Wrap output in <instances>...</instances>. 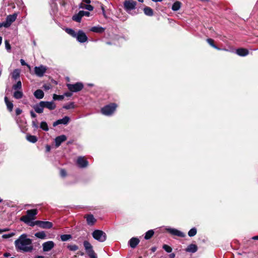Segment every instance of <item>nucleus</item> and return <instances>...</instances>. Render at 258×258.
<instances>
[{
	"mask_svg": "<svg viewBox=\"0 0 258 258\" xmlns=\"http://www.w3.org/2000/svg\"><path fill=\"white\" fill-rule=\"evenodd\" d=\"M6 47L7 49H10L11 48L10 45L9 44L8 41L7 40L5 41Z\"/></svg>",
	"mask_w": 258,
	"mask_h": 258,
	"instance_id": "3c124183",
	"label": "nucleus"
},
{
	"mask_svg": "<svg viewBox=\"0 0 258 258\" xmlns=\"http://www.w3.org/2000/svg\"><path fill=\"white\" fill-rule=\"evenodd\" d=\"M70 117L68 116H64L62 119H58L56 121L54 122L53 123V125L54 126H56L58 124H67L70 121Z\"/></svg>",
	"mask_w": 258,
	"mask_h": 258,
	"instance_id": "2eb2a0df",
	"label": "nucleus"
},
{
	"mask_svg": "<svg viewBox=\"0 0 258 258\" xmlns=\"http://www.w3.org/2000/svg\"><path fill=\"white\" fill-rule=\"evenodd\" d=\"M90 30L95 33H102L104 31L105 29L100 26H97L92 27Z\"/></svg>",
	"mask_w": 258,
	"mask_h": 258,
	"instance_id": "6ab92c4d",
	"label": "nucleus"
},
{
	"mask_svg": "<svg viewBox=\"0 0 258 258\" xmlns=\"http://www.w3.org/2000/svg\"><path fill=\"white\" fill-rule=\"evenodd\" d=\"M20 62H21V65H22V66H27L28 68H30V66H29L28 64H27L25 62V60H24V59H21L20 60Z\"/></svg>",
	"mask_w": 258,
	"mask_h": 258,
	"instance_id": "de8ad7c7",
	"label": "nucleus"
},
{
	"mask_svg": "<svg viewBox=\"0 0 258 258\" xmlns=\"http://www.w3.org/2000/svg\"><path fill=\"white\" fill-rule=\"evenodd\" d=\"M60 173V175L62 177H64L66 175V172L64 169H61Z\"/></svg>",
	"mask_w": 258,
	"mask_h": 258,
	"instance_id": "09e8293b",
	"label": "nucleus"
},
{
	"mask_svg": "<svg viewBox=\"0 0 258 258\" xmlns=\"http://www.w3.org/2000/svg\"><path fill=\"white\" fill-rule=\"evenodd\" d=\"M181 3L179 1L175 2L172 6V10L173 11H177L181 8Z\"/></svg>",
	"mask_w": 258,
	"mask_h": 258,
	"instance_id": "a878e982",
	"label": "nucleus"
},
{
	"mask_svg": "<svg viewBox=\"0 0 258 258\" xmlns=\"http://www.w3.org/2000/svg\"><path fill=\"white\" fill-rule=\"evenodd\" d=\"M139 242L140 240L138 238L133 237L129 241L130 245L132 248H135Z\"/></svg>",
	"mask_w": 258,
	"mask_h": 258,
	"instance_id": "412c9836",
	"label": "nucleus"
},
{
	"mask_svg": "<svg viewBox=\"0 0 258 258\" xmlns=\"http://www.w3.org/2000/svg\"><path fill=\"white\" fill-rule=\"evenodd\" d=\"M35 236L40 239H44L46 237V234L44 231L37 232L35 234Z\"/></svg>",
	"mask_w": 258,
	"mask_h": 258,
	"instance_id": "72a5a7b5",
	"label": "nucleus"
},
{
	"mask_svg": "<svg viewBox=\"0 0 258 258\" xmlns=\"http://www.w3.org/2000/svg\"><path fill=\"white\" fill-rule=\"evenodd\" d=\"M34 95L35 97V98L40 99L43 98L44 93L42 90L40 89H38L34 92Z\"/></svg>",
	"mask_w": 258,
	"mask_h": 258,
	"instance_id": "b1692460",
	"label": "nucleus"
},
{
	"mask_svg": "<svg viewBox=\"0 0 258 258\" xmlns=\"http://www.w3.org/2000/svg\"><path fill=\"white\" fill-rule=\"evenodd\" d=\"M198 250V246L195 244H190L185 249V251L188 252L195 253Z\"/></svg>",
	"mask_w": 258,
	"mask_h": 258,
	"instance_id": "a211bd4d",
	"label": "nucleus"
},
{
	"mask_svg": "<svg viewBox=\"0 0 258 258\" xmlns=\"http://www.w3.org/2000/svg\"><path fill=\"white\" fill-rule=\"evenodd\" d=\"M80 14L82 15V17L84 16L88 17L90 15V13L88 12L80 11Z\"/></svg>",
	"mask_w": 258,
	"mask_h": 258,
	"instance_id": "49530a36",
	"label": "nucleus"
},
{
	"mask_svg": "<svg viewBox=\"0 0 258 258\" xmlns=\"http://www.w3.org/2000/svg\"><path fill=\"white\" fill-rule=\"evenodd\" d=\"M10 255V254L9 253H7V252L5 253L4 254V256L5 257H8Z\"/></svg>",
	"mask_w": 258,
	"mask_h": 258,
	"instance_id": "5fc2aeb1",
	"label": "nucleus"
},
{
	"mask_svg": "<svg viewBox=\"0 0 258 258\" xmlns=\"http://www.w3.org/2000/svg\"><path fill=\"white\" fill-rule=\"evenodd\" d=\"M124 9L127 12L135 9L137 2L134 0H125L123 2Z\"/></svg>",
	"mask_w": 258,
	"mask_h": 258,
	"instance_id": "0eeeda50",
	"label": "nucleus"
},
{
	"mask_svg": "<svg viewBox=\"0 0 258 258\" xmlns=\"http://www.w3.org/2000/svg\"><path fill=\"white\" fill-rule=\"evenodd\" d=\"M207 41L212 47H214V48L218 50L220 49L219 47H218L214 44V40L213 39L211 38H208L207 39Z\"/></svg>",
	"mask_w": 258,
	"mask_h": 258,
	"instance_id": "4c0bfd02",
	"label": "nucleus"
},
{
	"mask_svg": "<svg viewBox=\"0 0 258 258\" xmlns=\"http://www.w3.org/2000/svg\"><path fill=\"white\" fill-rule=\"evenodd\" d=\"M144 12L145 14V15L149 16H152L153 15V11L152 9L148 7H146L145 8H144Z\"/></svg>",
	"mask_w": 258,
	"mask_h": 258,
	"instance_id": "bb28decb",
	"label": "nucleus"
},
{
	"mask_svg": "<svg viewBox=\"0 0 258 258\" xmlns=\"http://www.w3.org/2000/svg\"><path fill=\"white\" fill-rule=\"evenodd\" d=\"M138 1L140 3H143L144 0H138Z\"/></svg>",
	"mask_w": 258,
	"mask_h": 258,
	"instance_id": "774afa93",
	"label": "nucleus"
},
{
	"mask_svg": "<svg viewBox=\"0 0 258 258\" xmlns=\"http://www.w3.org/2000/svg\"><path fill=\"white\" fill-rule=\"evenodd\" d=\"M78 165L81 168H84L87 166L88 162L84 157H79L77 160Z\"/></svg>",
	"mask_w": 258,
	"mask_h": 258,
	"instance_id": "ddd939ff",
	"label": "nucleus"
},
{
	"mask_svg": "<svg viewBox=\"0 0 258 258\" xmlns=\"http://www.w3.org/2000/svg\"><path fill=\"white\" fill-rule=\"evenodd\" d=\"M65 95L67 96H70L71 94L70 93H66Z\"/></svg>",
	"mask_w": 258,
	"mask_h": 258,
	"instance_id": "338daca9",
	"label": "nucleus"
},
{
	"mask_svg": "<svg viewBox=\"0 0 258 258\" xmlns=\"http://www.w3.org/2000/svg\"><path fill=\"white\" fill-rule=\"evenodd\" d=\"M2 230H3V232H6V231H8L9 230V229H8V228H5V229H2Z\"/></svg>",
	"mask_w": 258,
	"mask_h": 258,
	"instance_id": "680f3d73",
	"label": "nucleus"
},
{
	"mask_svg": "<svg viewBox=\"0 0 258 258\" xmlns=\"http://www.w3.org/2000/svg\"><path fill=\"white\" fill-rule=\"evenodd\" d=\"M35 225H38L42 228H50L52 227V223L48 221H36Z\"/></svg>",
	"mask_w": 258,
	"mask_h": 258,
	"instance_id": "9b49d317",
	"label": "nucleus"
},
{
	"mask_svg": "<svg viewBox=\"0 0 258 258\" xmlns=\"http://www.w3.org/2000/svg\"><path fill=\"white\" fill-rule=\"evenodd\" d=\"M61 5L62 6H64L66 5V3L63 2L61 3Z\"/></svg>",
	"mask_w": 258,
	"mask_h": 258,
	"instance_id": "0e129e2a",
	"label": "nucleus"
},
{
	"mask_svg": "<svg viewBox=\"0 0 258 258\" xmlns=\"http://www.w3.org/2000/svg\"><path fill=\"white\" fill-rule=\"evenodd\" d=\"M17 17V14L14 13L13 15H10L6 18V21L0 23V27H4L8 28L11 26L12 23L14 22Z\"/></svg>",
	"mask_w": 258,
	"mask_h": 258,
	"instance_id": "423d86ee",
	"label": "nucleus"
},
{
	"mask_svg": "<svg viewBox=\"0 0 258 258\" xmlns=\"http://www.w3.org/2000/svg\"><path fill=\"white\" fill-rule=\"evenodd\" d=\"M35 258H44L43 256H37Z\"/></svg>",
	"mask_w": 258,
	"mask_h": 258,
	"instance_id": "e2e57ef3",
	"label": "nucleus"
},
{
	"mask_svg": "<svg viewBox=\"0 0 258 258\" xmlns=\"http://www.w3.org/2000/svg\"><path fill=\"white\" fill-rule=\"evenodd\" d=\"M27 214L23 216L20 220L24 222L25 223L28 224L30 226H34L35 225V222L32 220L35 219V216L37 214L38 211L37 209L28 210L27 211Z\"/></svg>",
	"mask_w": 258,
	"mask_h": 258,
	"instance_id": "f03ea898",
	"label": "nucleus"
},
{
	"mask_svg": "<svg viewBox=\"0 0 258 258\" xmlns=\"http://www.w3.org/2000/svg\"><path fill=\"white\" fill-rule=\"evenodd\" d=\"M152 1L154 2H161L162 1V0H152Z\"/></svg>",
	"mask_w": 258,
	"mask_h": 258,
	"instance_id": "052dcab7",
	"label": "nucleus"
},
{
	"mask_svg": "<svg viewBox=\"0 0 258 258\" xmlns=\"http://www.w3.org/2000/svg\"><path fill=\"white\" fill-rule=\"evenodd\" d=\"M83 2L86 4H90L91 3L90 0H83Z\"/></svg>",
	"mask_w": 258,
	"mask_h": 258,
	"instance_id": "6e6d98bb",
	"label": "nucleus"
},
{
	"mask_svg": "<svg viewBox=\"0 0 258 258\" xmlns=\"http://www.w3.org/2000/svg\"><path fill=\"white\" fill-rule=\"evenodd\" d=\"M22 112V110L20 108H17L16 109V114L17 115H20Z\"/></svg>",
	"mask_w": 258,
	"mask_h": 258,
	"instance_id": "8fccbe9b",
	"label": "nucleus"
},
{
	"mask_svg": "<svg viewBox=\"0 0 258 258\" xmlns=\"http://www.w3.org/2000/svg\"><path fill=\"white\" fill-rule=\"evenodd\" d=\"M87 224L89 225H93L96 221L93 215H88L86 217Z\"/></svg>",
	"mask_w": 258,
	"mask_h": 258,
	"instance_id": "aec40b11",
	"label": "nucleus"
},
{
	"mask_svg": "<svg viewBox=\"0 0 258 258\" xmlns=\"http://www.w3.org/2000/svg\"><path fill=\"white\" fill-rule=\"evenodd\" d=\"M92 234L93 237L99 242H104L106 239V234L102 230H95Z\"/></svg>",
	"mask_w": 258,
	"mask_h": 258,
	"instance_id": "7ed1b4c3",
	"label": "nucleus"
},
{
	"mask_svg": "<svg viewBox=\"0 0 258 258\" xmlns=\"http://www.w3.org/2000/svg\"><path fill=\"white\" fill-rule=\"evenodd\" d=\"M86 253L90 258H97V255L93 249V246L88 241H84L83 242Z\"/></svg>",
	"mask_w": 258,
	"mask_h": 258,
	"instance_id": "20e7f679",
	"label": "nucleus"
},
{
	"mask_svg": "<svg viewBox=\"0 0 258 258\" xmlns=\"http://www.w3.org/2000/svg\"><path fill=\"white\" fill-rule=\"evenodd\" d=\"M154 234V232L153 230H150L148 231L145 233V239L147 240L150 239L153 236Z\"/></svg>",
	"mask_w": 258,
	"mask_h": 258,
	"instance_id": "7c9ffc66",
	"label": "nucleus"
},
{
	"mask_svg": "<svg viewBox=\"0 0 258 258\" xmlns=\"http://www.w3.org/2000/svg\"><path fill=\"white\" fill-rule=\"evenodd\" d=\"M67 87L70 91L76 92L81 91L84 87L83 84L81 82L76 83L75 84H67Z\"/></svg>",
	"mask_w": 258,
	"mask_h": 258,
	"instance_id": "6e6552de",
	"label": "nucleus"
},
{
	"mask_svg": "<svg viewBox=\"0 0 258 258\" xmlns=\"http://www.w3.org/2000/svg\"><path fill=\"white\" fill-rule=\"evenodd\" d=\"M66 32L71 35L72 36L75 37L76 36L77 33L75 32V31L71 28H66Z\"/></svg>",
	"mask_w": 258,
	"mask_h": 258,
	"instance_id": "f704fd0d",
	"label": "nucleus"
},
{
	"mask_svg": "<svg viewBox=\"0 0 258 258\" xmlns=\"http://www.w3.org/2000/svg\"><path fill=\"white\" fill-rule=\"evenodd\" d=\"M67 137L65 135H61L57 137L55 139L56 147H58L62 142L67 140Z\"/></svg>",
	"mask_w": 258,
	"mask_h": 258,
	"instance_id": "dca6fc26",
	"label": "nucleus"
},
{
	"mask_svg": "<svg viewBox=\"0 0 258 258\" xmlns=\"http://www.w3.org/2000/svg\"><path fill=\"white\" fill-rule=\"evenodd\" d=\"M169 256L170 258H174L175 256V254L174 253H172L170 254Z\"/></svg>",
	"mask_w": 258,
	"mask_h": 258,
	"instance_id": "864d4df0",
	"label": "nucleus"
},
{
	"mask_svg": "<svg viewBox=\"0 0 258 258\" xmlns=\"http://www.w3.org/2000/svg\"><path fill=\"white\" fill-rule=\"evenodd\" d=\"M15 235V233L14 232H12V233H9V234H4L2 236V237L3 238H9L13 237Z\"/></svg>",
	"mask_w": 258,
	"mask_h": 258,
	"instance_id": "c03bdc74",
	"label": "nucleus"
},
{
	"mask_svg": "<svg viewBox=\"0 0 258 258\" xmlns=\"http://www.w3.org/2000/svg\"><path fill=\"white\" fill-rule=\"evenodd\" d=\"M72 238L70 234H63L60 236L61 240L62 241H66Z\"/></svg>",
	"mask_w": 258,
	"mask_h": 258,
	"instance_id": "c9c22d12",
	"label": "nucleus"
},
{
	"mask_svg": "<svg viewBox=\"0 0 258 258\" xmlns=\"http://www.w3.org/2000/svg\"><path fill=\"white\" fill-rule=\"evenodd\" d=\"M13 89L16 90H21L22 88V83L20 81L17 82V83L14 85L13 86Z\"/></svg>",
	"mask_w": 258,
	"mask_h": 258,
	"instance_id": "e433bc0d",
	"label": "nucleus"
},
{
	"mask_svg": "<svg viewBox=\"0 0 258 258\" xmlns=\"http://www.w3.org/2000/svg\"><path fill=\"white\" fill-rule=\"evenodd\" d=\"M15 248L17 251L25 252H31L33 248L32 240L26 234H22L15 241Z\"/></svg>",
	"mask_w": 258,
	"mask_h": 258,
	"instance_id": "f257e3e1",
	"label": "nucleus"
},
{
	"mask_svg": "<svg viewBox=\"0 0 258 258\" xmlns=\"http://www.w3.org/2000/svg\"><path fill=\"white\" fill-rule=\"evenodd\" d=\"M75 38L81 43H84L87 41L88 37L85 33L82 30H79L76 34Z\"/></svg>",
	"mask_w": 258,
	"mask_h": 258,
	"instance_id": "9d476101",
	"label": "nucleus"
},
{
	"mask_svg": "<svg viewBox=\"0 0 258 258\" xmlns=\"http://www.w3.org/2000/svg\"><path fill=\"white\" fill-rule=\"evenodd\" d=\"M63 108L66 109H69L71 108H74V105L73 103H71L70 104H67L63 106Z\"/></svg>",
	"mask_w": 258,
	"mask_h": 258,
	"instance_id": "a18cd8bd",
	"label": "nucleus"
},
{
	"mask_svg": "<svg viewBox=\"0 0 258 258\" xmlns=\"http://www.w3.org/2000/svg\"><path fill=\"white\" fill-rule=\"evenodd\" d=\"M30 114L32 118H35L36 117V114L32 110L30 111Z\"/></svg>",
	"mask_w": 258,
	"mask_h": 258,
	"instance_id": "603ef678",
	"label": "nucleus"
},
{
	"mask_svg": "<svg viewBox=\"0 0 258 258\" xmlns=\"http://www.w3.org/2000/svg\"><path fill=\"white\" fill-rule=\"evenodd\" d=\"M43 105L44 106V108L46 107L49 110H53L55 109L56 106L54 103L52 101L48 102V101H44Z\"/></svg>",
	"mask_w": 258,
	"mask_h": 258,
	"instance_id": "4be33fe9",
	"label": "nucleus"
},
{
	"mask_svg": "<svg viewBox=\"0 0 258 258\" xmlns=\"http://www.w3.org/2000/svg\"><path fill=\"white\" fill-rule=\"evenodd\" d=\"M44 101H41L39 104H36L33 106V108L38 113H41L43 111L44 106L43 105Z\"/></svg>",
	"mask_w": 258,
	"mask_h": 258,
	"instance_id": "f3484780",
	"label": "nucleus"
},
{
	"mask_svg": "<svg viewBox=\"0 0 258 258\" xmlns=\"http://www.w3.org/2000/svg\"><path fill=\"white\" fill-rule=\"evenodd\" d=\"M82 15L80 14V12H79L77 14L73 16L72 19L76 21L77 22H80L82 19Z\"/></svg>",
	"mask_w": 258,
	"mask_h": 258,
	"instance_id": "c85d7f7f",
	"label": "nucleus"
},
{
	"mask_svg": "<svg viewBox=\"0 0 258 258\" xmlns=\"http://www.w3.org/2000/svg\"><path fill=\"white\" fill-rule=\"evenodd\" d=\"M167 231L173 235H176L180 237L185 236V234L181 231L174 228H167Z\"/></svg>",
	"mask_w": 258,
	"mask_h": 258,
	"instance_id": "4468645a",
	"label": "nucleus"
},
{
	"mask_svg": "<svg viewBox=\"0 0 258 258\" xmlns=\"http://www.w3.org/2000/svg\"><path fill=\"white\" fill-rule=\"evenodd\" d=\"M46 67L43 65H41L39 67H35L34 68L35 74L38 77H41L43 76L46 71Z\"/></svg>",
	"mask_w": 258,
	"mask_h": 258,
	"instance_id": "1a4fd4ad",
	"label": "nucleus"
},
{
	"mask_svg": "<svg viewBox=\"0 0 258 258\" xmlns=\"http://www.w3.org/2000/svg\"><path fill=\"white\" fill-rule=\"evenodd\" d=\"M20 70L18 69L15 70L12 73V78L14 80H17L20 77Z\"/></svg>",
	"mask_w": 258,
	"mask_h": 258,
	"instance_id": "2f4dec72",
	"label": "nucleus"
},
{
	"mask_svg": "<svg viewBox=\"0 0 258 258\" xmlns=\"http://www.w3.org/2000/svg\"><path fill=\"white\" fill-rule=\"evenodd\" d=\"M64 97L63 95H58L56 94H54L53 96V99L54 100H61L63 99Z\"/></svg>",
	"mask_w": 258,
	"mask_h": 258,
	"instance_id": "79ce46f5",
	"label": "nucleus"
},
{
	"mask_svg": "<svg viewBox=\"0 0 258 258\" xmlns=\"http://www.w3.org/2000/svg\"><path fill=\"white\" fill-rule=\"evenodd\" d=\"M68 248L71 251H76L79 249V247L75 244L68 245Z\"/></svg>",
	"mask_w": 258,
	"mask_h": 258,
	"instance_id": "a19ab883",
	"label": "nucleus"
},
{
	"mask_svg": "<svg viewBox=\"0 0 258 258\" xmlns=\"http://www.w3.org/2000/svg\"><path fill=\"white\" fill-rule=\"evenodd\" d=\"M13 96L15 99H19L23 97V93L22 91H20V90L16 91L14 93Z\"/></svg>",
	"mask_w": 258,
	"mask_h": 258,
	"instance_id": "cd10ccee",
	"label": "nucleus"
},
{
	"mask_svg": "<svg viewBox=\"0 0 258 258\" xmlns=\"http://www.w3.org/2000/svg\"><path fill=\"white\" fill-rule=\"evenodd\" d=\"M50 147H49V146H46V150H47V151H48H48H50Z\"/></svg>",
	"mask_w": 258,
	"mask_h": 258,
	"instance_id": "bf43d9fd",
	"label": "nucleus"
},
{
	"mask_svg": "<svg viewBox=\"0 0 258 258\" xmlns=\"http://www.w3.org/2000/svg\"><path fill=\"white\" fill-rule=\"evenodd\" d=\"M54 246V243L52 241H48L42 244L43 251L47 252L51 250Z\"/></svg>",
	"mask_w": 258,
	"mask_h": 258,
	"instance_id": "f8f14e48",
	"label": "nucleus"
},
{
	"mask_svg": "<svg viewBox=\"0 0 258 258\" xmlns=\"http://www.w3.org/2000/svg\"><path fill=\"white\" fill-rule=\"evenodd\" d=\"M252 239H254V240H258V235L257 236H253L252 237Z\"/></svg>",
	"mask_w": 258,
	"mask_h": 258,
	"instance_id": "4d7b16f0",
	"label": "nucleus"
},
{
	"mask_svg": "<svg viewBox=\"0 0 258 258\" xmlns=\"http://www.w3.org/2000/svg\"><path fill=\"white\" fill-rule=\"evenodd\" d=\"M197 234V229L195 228H191L188 232V235L190 237L195 236Z\"/></svg>",
	"mask_w": 258,
	"mask_h": 258,
	"instance_id": "ea45409f",
	"label": "nucleus"
},
{
	"mask_svg": "<svg viewBox=\"0 0 258 258\" xmlns=\"http://www.w3.org/2000/svg\"><path fill=\"white\" fill-rule=\"evenodd\" d=\"M236 53L241 56H244L248 54V50L245 48H239L236 50Z\"/></svg>",
	"mask_w": 258,
	"mask_h": 258,
	"instance_id": "5701e85b",
	"label": "nucleus"
},
{
	"mask_svg": "<svg viewBox=\"0 0 258 258\" xmlns=\"http://www.w3.org/2000/svg\"><path fill=\"white\" fill-rule=\"evenodd\" d=\"M163 248L167 252H171L172 251V248L166 244L163 245Z\"/></svg>",
	"mask_w": 258,
	"mask_h": 258,
	"instance_id": "37998d69",
	"label": "nucleus"
},
{
	"mask_svg": "<svg viewBox=\"0 0 258 258\" xmlns=\"http://www.w3.org/2000/svg\"><path fill=\"white\" fill-rule=\"evenodd\" d=\"M116 107L117 105L115 103L107 105L101 109V112L105 115H110L114 112Z\"/></svg>",
	"mask_w": 258,
	"mask_h": 258,
	"instance_id": "39448f33",
	"label": "nucleus"
},
{
	"mask_svg": "<svg viewBox=\"0 0 258 258\" xmlns=\"http://www.w3.org/2000/svg\"><path fill=\"white\" fill-rule=\"evenodd\" d=\"M40 127L45 131L48 130V127L45 121H42L40 123Z\"/></svg>",
	"mask_w": 258,
	"mask_h": 258,
	"instance_id": "58836bf2",
	"label": "nucleus"
},
{
	"mask_svg": "<svg viewBox=\"0 0 258 258\" xmlns=\"http://www.w3.org/2000/svg\"><path fill=\"white\" fill-rule=\"evenodd\" d=\"M5 102L7 105V109L11 112L13 109V104L12 102L10 101L7 97H5Z\"/></svg>",
	"mask_w": 258,
	"mask_h": 258,
	"instance_id": "393cba45",
	"label": "nucleus"
},
{
	"mask_svg": "<svg viewBox=\"0 0 258 258\" xmlns=\"http://www.w3.org/2000/svg\"><path fill=\"white\" fill-rule=\"evenodd\" d=\"M27 139L30 142L35 143L37 141V138L35 136L29 135L27 136Z\"/></svg>",
	"mask_w": 258,
	"mask_h": 258,
	"instance_id": "473e14b6",
	"label": "nucleus"
},
{
	"mask_svg": "<svg viewBox=\"0 0 258 258\" xmlns=\"http://www.w3.org/2000/svg\"><path fill=\"white\" fill-rule=\"evenodd\" d=\"M80 8L82 9H85L88 11H92L93 10V7L90 5H86L85 4L81 3L80 4Z\"/></svg>",
	"mask_w": 258,
	"mask_h": 258,
	"instance_id": "c756f323",
	"label": "nucleus"
},
{
	"mask_svg": "<svg viewBox=\"0 0 258 258\" xmlns=\"http://www.w3.org/2000/svg\"><path fill=\"white\" fill-rule=\"evenodd\" d=\"M33 126H34L36 127H37V126L36 124L35 123V122L34 121H33Z\"/></svg>",
	"mask_w": 258,
	"mask_h": 258,
	"instance_id": "69168bd1",
	"label": "nucleus"
},
{
	"mask_svg": "<svg viewBox=\"0 0 258 258\" xmlns=\"http://www.w3.org/2000/svg\"><path fill=\"white\" fill-rule=\"evenodd\" d=\"M151 250H152V251L153 252H155V251H156V247H152V248H151Z\"/></svg>",
	"mask_w": 258,
	"mask_h": 258,
	"instance_id": "13d9d810",
	"label": "nucleus"
}]
</instances>
